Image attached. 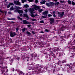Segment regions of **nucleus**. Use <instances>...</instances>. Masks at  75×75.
<instances>
[{"label": "nucleus", "instance_id": "29", "mask_svg": "<svg viewBox=\"0 0 75 75\" xmlns=\"http://www.w3.org/2000/svg\"><path fill=\"white\" fill-rule=\"evenodd\" d=\"M16 8L17 9H21V7H16Z\"/></svg>", "mask_w": 75, "mask_h": 75}, {"label": "nucleus", "instance_id": "24", "mask_svg": "<svg viewBox=\"0 0 75 75\" xmlns=\"http://www.w3.org/2000/svg\"><path fill=\"white\" fill-rule=\"evenodd\" d=\"M17 18H18V19L20 20H22V18H20L19 16H18Z\"/></svg>", "mask_w": 75, "mask_h": 75}, {"label": "nucleus", "instance_id": "52", "mask_svg": "<svg viewBox=\"0 0 75 75\" xmlns=\"http://www.w3.org/2000/svg\"><path fill=\"white\" fill-rule=\"evenodd\" d=\"M3 69H4L2 68V69H1V70L2 71H3Z\"/></svg>", "mask_w": 75, "mask_h": 75}, {"label": "nucleus", "instance_id": "57", "mask_svg": "<svg viewBox=\"0 0 75 75\" xmlns=\"http://www.w3.org/2000/svg\"><path fill=\"white\" fill-rule=\"evenodd\" d=\"M64 38V36H62V38Z\"/></svg>", "mask_w": 75, "mask_h": 75}, {"label": "nucleus", "instance_id": "39", "mask_svg": "<svg viewBox=\"0 0 75 75\" xmlns=\"http://www.w3.org/2000/svg\"><path fill=\"white\" fill-rule=\"evenodd\" d=\"M35 2L36 3H38V0H36L35 1Z\"/></svg>", "mask_w": 75, "mask_h": 75}, {"label": "nucleus", "instance_id": "33", "mask_svg": "<svg viewBox=\"0 0 75 75\" xmlns=\"http://www.w3.org/2000/svg\"><path fill=\"white\" fill-rule=\"evenodd\" d=\"M68 2L69 4H72V3H71V1H68Z\"/></svg>", "mask_w": 75, "mask_h": 75}, {"label": "nucleus", "instance_id": "18", "mask_svg": "<svg viewBox=\"0 0 75 75\" xmlns=\"http://www.w3.org/2000/svg\"><path fill=\"white\" fill-rule=\"evenodd\" d=\"M43 11V10H42V9H39L38 10V11H39V13H41V12H42V11Z\"/></svg>", "mask_w": 75, "mask_h": 75}, {"label": "nucleus", "instance_id": "17", "mask_svg": "<svg viewBox=\"0 0 75 75\" xmlns=\"http://www.w3.org/2000/svg\"><path fill=\"white\" fill-rule=\"evenodd\" d=\"M24 7H25L26 8H27L29 6L27 4L26 5H24Z\"/></svg>", "mask_w": 75, "mask_h": 75}, {"label": "nucleus", "instance_id": "58", "mask_svg": "<svg viewBox=\"0 0 75 75\" xmlns=\"http://www.w3.org/2000/svg\"><path fill=\"white\" fill-rule=\"evenodd\" d=\"M61 3H63V2H62V1H61Z\"/></svg>", "mask_w": 75, "mask_h": 75}, {"label": "nucleus", "instance_id": "51", "mask_svg": "<svg viewBox=\"0 0 75 75\" xmlns=\"http://www.w3.org/2000/svg\"><path fill=\"white\" fill-rule=\"evenodd\" d=\"M4 13H5V14H6L7 13V11H4Z\"/></svg>", "mask_w": 75, "mask_h": 75}, {"label": "nucleus", "instance_id": "11", "mask_svg": "<svg viewBox=\"0 0 75 75\" xmlns=\"http://www.w3.org/2000/svg\"><path fill=\"white\" fill-rule=\"evenodd\" d=\"M38 71L40 72V69H37H37H35V71H34L33 72H35V74H38Z\"/></svg>", "mask_w": 75, "mask_h": 75}, {"label": "nucleus", "instance_id": "16", "mask_svg": "<svg viewBox=\"0 0 75 75\" xmlns=\"http://www.w3.org/2000/svg\"><path fill=\"white\" fill-rule=\"evenodd\" d=\"M54 4L55 5H58V4H59V2H55Z\"/></svg>", "mask_w": 75, "mask_h": 75}, {"label": "nucleus", "instance_id": "9", "mask_svg": "<svg viewBox=\"0 0 75 75\" xmlns=\"http://www.w3.org/2000/svg\"><path fill=\"white\" fill-rule=\"evenodd\" d=\"M50 20L51 21V22L50 23V24H52V23H54V19L52 18H50Z\"/></svg>", "mask_w": 75, "mask_h": 75}, {"label": "nucleus", "instance_id": "36", "mask_svg": "<svg viewBox=\"0 0 75 75\" xmlns=\"http://www.w3.org/2000/svg\"><path fill=\"white\" fill-rule=\"evenodd\" d=\"M48 17H51V16H52V15H51V14H49L48 15Z\"/></svg>", "mask_w": 75, "mask_h": 75}, {"label": "nucleus", "instance_id": "30", "mask_svg": "<svg viewBox=\"0 0 75 75\" xmlns=\"http://www.w3.org/2000/svg\"><path fill=\"white\" fill-rule=\"evenodd\" d=\"M72 5H73V6L75 5V3L74 2L72 1Z\"/></svg>", "mask_w": 75, "mask_h": 75}, {"label": "nucleus", "instance_id": "46", "mask_svg": "<svg viewBox=\"0 0 75 75\" xmlns=\"http://www.w3.org/2000/svg\"><path fill=\"white\" fill-rule=\"evenodd\" d=\"M45 31H46V32H48V31H49L47 29H45Z\"/></svg>", "mask_w": 75, "mask_h": 75}, {"label": "nucleus", "instance_id": "54", "mask_svg": "<svg viewBox=\"0 0 75 75\" xmlns=\"http://www.w3.org/2000/svg\"><path fill=\"white\" fill-rule=\"evenodd\" d=\"M55 1H58V0H54Z\"/></svg>", "mask_w": 75, "mask_h": 75}, {"label": "nucleus", "instance_id": "31", "mask_svg": "<svg viewBox=\"0 0 75 75\" xmlns=\"http://www.w3.org/2000/svg\"><path fill=\"white\" fill-rule=\"evenodd\" d=\"M31 69H32L33 70H34V66H33L32 67H31Z\"/></svg>", "mask_w": 75, "mask_h": 75}, {"label": "nucleus", "instance_id": "21", "mask_svg": "<svg viewBox=\"0 0 75 75\" xmlns=\"http://www.w3.org/2000/svg\"><path fill=\"white\" fill-rule=\"evenodd\" d=\"M22 1V3H24V2H25L27 1L26 0H21Z\"/></svg>", "mask_w": 75, "mask_h": 75}, {"label": "nucleus", "instance_id": "40", "mask_svg": "<svg viewBox=\"0 0 75 75\" xmlns=\"http://www.w3.org/2000/svg\"><path fill=\"white\" fill-rule=\"evenodd\" d=\"M27 26L28 27H31V25H28Z\"/></svg>", "mask_w": 75, "mask_h": 75}, {"label": "nucleus", "instance_id": "14", "mask_svg": "<svg viewBox=\"0 0 75 75\" xmlns=\"http://www.w3.org/2000/svg\"><path fill=\"white\" fill-rule=\"evenodd\" d=\"M50 5V6H53L54 5V3L52 2H50L49 3Z\"/></svg>", "mask_w": 75, "mask_h": 75}, {"label": "nucleus", "instance_id": "32", "mask_svg": "<svg viewBox=\"0 0 75 75\" xmlns=\"http://www.w3.org/2000/svg\"><path fill=\"white\" fill-rule=\"evenodd\" d=\"M44 23V22L43 21H41L40 22V23Z\"/></svg>", "mask_w": 75, "mask_h": 75}, {"label": "nucleus", "instance_id": "45", "mask_svg": "<svg viewBox=\"0 0 75 75\" xmlns=\"http://www.w3.org/2000/svg\"><path fill=\"white\" fill-rule=\"evenodd\" d=\"M42 17H43V18H46V16H42Z\"/></svg>", "mask_w": 75, "mask_h": 75}, {"label": "nucleus", "instance_id": "56", "mask_svg": "<svg viewBox=\"0 0 75 75\" xmlns=\"http://www.w3.org/2000/svg\"><path fill=\"white\" fill-rule=\"evenodd\" d=\"M11 23H14V22H13V21H12Z\"/></svg>", "mask_w": 75, "mask_h": 75}, {"label": "nucleus", "instance_id": "34", "mask_svg": "<svg viewBox=\"0 0 75 75\" xmlns=\"http://www.w3.org/2000/svg\"><path fill=\"white\" fill-rule=\"evenodd\" d=\"M28 1L30 2H33L34 0H28Z\"/></svg>", "mask_w": 75, "mask_h": 75}, {"label": "nucleus", "instance_id": "7", "mask_svg": "<svg viewBox=\"0 0 75 75\" xmlns=\"http://www.w3.org/2000/svg\"><path fill=\"white\" fill-rule=\"evenodd\" d=\"M48 11H47L43 12L42 13L43 15H44V16H47V15H48Z\"/></svg>", "mask_w": 75, "mask_h": 75}, {"label": "nucleus", "instance_id": "2", "mask_svg": "<svg viewBox=\"0 0 75 75\" xmlns=\"http://www.w3.org/2000/svg\"><path fill=\"white\" fill-rule=\"evenodd\" d=\"M17 11L19 13L20 16H22V15L23 14V13H24V12L23 10H19L18 9L17 10Z\"/></svg>", "mask_w": 75, "mask_h": 75}, {"label": "nucleus", "instance_id": "62", "mask_svg": "<svg viewBox=\"0 0 75 75\" xmlns=\"http://www.w3.org/2000/svg\"><path fill=\"white\" fill-rule=\"evenodd\" d=\"M27 61H28V59H27Z\"/></svg>", "mask_w": 75, "mask_h": 75}, {"label": "nucleus", "instance_id": "41", "mask_svg": "<svg viewBox=\"0 0 75 75\" xmlns=\"http://www.w3.org/2000/svg\"><path fill=\"white\" fill-rule=\"evenodd\" d=\"M32 20L33 21H36V19H32Z\"/></svg>", "mask_w": 75, "mask_h": 75}, {"label": "nucleus", "instance_id": "25", "mask_svg": "<svg viewBox=\"0 0 75 75\" xmlns=\"http://www.w3.org/2000/svg\"><path fill=\"white\" fill-rule=\"evenodd\" d=\"M19 73H21V74H22V75H24V73L22 71H19Z\"/></svg>", "mask_w": 75, "mask_h": 75}, {"label": "nucleus", "instance_id": "49", "mask_svg": "<svg viewBox=\"0 0 75 75\" xmlns=\"http://www.w3.org/2000/svg\"><path fill=\"white\" fill-rule=\"evenodd\" d=\"M0 12H1V13H3V11H1V9H0Z\"/></svg>", "mask_w": 75, "mask_h": 75}, {"label": "nucleus", "instance_id": "44", "mask_svg": "<svg viewBox=\"0 0 75 75\" xmlns=\"http://www.w3.org/2000/svg\"><path fill=\"white\" fill-rule=\"evenodd\" d=\"M19 30V29L18 28H16V30L17 31H18V30Z\"/></svg>", "mask_w": 75, "mask_h": 75}, {"label": "nucleus", "instance_id": "10", "mask_svg": "<svg viewBox=\"0 0 75 75\" xmlns=\"http://www.w3.org/2000/svg\"><path fill=\"white\" fill-rule=\"evenodd\" d=\"M30 14L32 17H35V16H38V15L37 14H36L35 15H34L33 13H31Z\"/></svg>", "mask_w": 75, "mask_h": 75}, {"label": "nucleus", "instance_id": "6", "mask_svg": "<svg viewBox=\"0 0 75 75\" xmlns=\"http://www.w3.org/2000/svg\"><path fill=\"white\" fill-rule=\"evenodd\" d=\"M16 35V32H11L10 36L11 37H13L14 36Z\"/></svg>", "mask_w": 75, "mask_h": 75}, {"label": "nucleus", "instance_id": "1", "mask_svg": "<svg viewBox=\"0 0 75 75\" xmlns=\"http://www.w3.org/2000/svg\"><path fill=\"white\" fill-rule=\"evenodd\" d=\"M32 7L34 8V9H35V10H38L40 9V7L35 5H33Z\"/></svg>", "mask_w": 75, "mask_h": 75}, {"label": "nucleus", "instance_id": "35", "mask_svg": "<svg viewBox=\"0 0 75 75\" xmlns=\"http://www.w3.org/2000/svg\"><path fill=\"white\" fill-rule=\"evenodd\" d=\"M24 11L25 12V13H27L28 12V10H27V9H26L24 10Z\"/></svg>", "mask_w": 75, "mask_h": 75}, {"label": "nucleus", "instance_id": "26", "mask_svg": "<svg viewBox=\"0 0 75 75\" xmlns=\"http://www.w3.org/2000/svg\"><path fill=\"white\" fill-rule=\"evenodd\" d=\"M10 10H14V8H13V6H12L11 7L10 9Z\"/></svg>", "mask_w": 75, "mask_h": 75}, {"label": "nucleus", "instance_id": "47", "mask_svg": "<svg viewBox=\"0 0 75 75\" xmlns=\"http://www.w3.org/2000/svg\"><path fill=\"white\" fill-rule=\"evenodd\" d=\"M53 16L54 17H56V16H55V14H53Z\"/></svg>", "mask_w": 75, "mask_h": 75}, {"label": "nucleus", "instance_id": "28", "mask_svg": "<svg viewBox=\"0 0 75 75\" xmlns=\"http://www.w3.org/2000/svg\"><path fill=\"white\" fill-rule=\"evenodd\" d=\"M69 68H70V69H71L72 70H75L74 69V67H69Z\"/></svg>", "mask_w": 75, "mask_h": 75}, {"label": "nucleus", "instance_id": "42", "mask_svg": "<svg viewBox=\"0 0 75 75\" xmlns=\"http://www.w3.org/2000/svg\"><path fill=\"white\" fill-rule=\"evenodd\" d=\"M32 34H35V33L33 31H32Z\"/></svg>", "mask_w": 75, "mask_h": 75}, {"label": "nucleus", "instance_id": "50", "mask_svg": "<svg viewBox=\"0 0 75 75\" xmlns=\"http://www.w3.org/2000/svg\"><path fill=\"white\" fill-rule=\"evenodd\" d=\"M0 12H1V13H3V11H1V9H0Z\"/></svg>", "mask_w": 75, "mask_h": 75}, {"label": "nucleus", "instance_id": "19", "mask_svg": "<svg viewBox=\"0 0 75 75\" xmlns=\"http://www.w3.org/2000/svg\"><path fill=\"white\" fill-rule=\"evenodd\" d=\"M46 5L48 7H50V3H46Z\"/></svg>", "mask_w": 75, "mask_h": 75}, {"label": "nucleus", "instance_id": "53", "mask_svg": "<svg viewBox=\"0 0 75 75\" xmlns=\"http://www.w3.org/2000/svg\"><path fill=\"white\" fill-rule=\"evenodd\" d=\"M40 33H44V32L42 31H41L40 32Z\"/></svg>", "mask_w": 75, "mask_h": 75}, {"label": "nucleus", "instance_id": "13", "mask_svg": "<svg viewBox=\"0 0 75 75\" xmlns=\"http://www.w3.org/2000/svg\"><path fill=\"white\" fill-rule=\"evenodd\" d=\"M10 5H12V6H14V4L11 3H10L9 4H8L7 6V8H9V7H10Z\"/></svg>", "mask_w": 75, "mask_h": 75}, {"label": "nucleus", "instance_id": "55", "mask_svg": "<svg viewBox=\"0 0 75 75\" xmlns=\"http://www.w3.org/2000/svg\"><path fill=\"white\" fill-rule=\"evenodd\" d=\"M5 0V2H6V1H7V0Z\"/></svg>", "mask_w": 75, "mask_h": 75}, {"label": "nucleus", "instance_id": "37", "mask_svg": "<svg viewBox=\"0 0 75 75\" xmlns=\"http://www.w3.org/2000/svg\"><path fill=\"white\" fill-rule=\"evenodd\" d=\"M8 14H11L12 13L11 12H8Z\"/></svg>", "mask_w": 75, "mask_h": 75}, {"label": "nucleus", "instance_id": "63", "mask_svg": "<svg viewBox=\"0 0 75 75\" xmlns=\"http://www.w3.org/2000/svg\"><path fill=\"white\" fill-rule=\"evenodd\" d=\"M0 68H1V67H0Z\"/></svg>", "mask_w": 75, "mask_h": 75}, {"label": "nucleus", "instance_id": "38", "mask_svg": "<svg viewBox=\"0 0 75 75\" xmlns=\"http://www.w3.org/2000/svg\"><path fill=\"white\" fill-rule=\"evenodd\" d=\"M55 13H56V12L55 11H53V14H55Z\"/></svg>", "mask_w": 75, "mask_h": 75}, {"label": "nucleus", "instance_id": "12", "mask_svg": "<svg viewBox=\"0 0 75 75\" xmlns=\"http://www.w3.org/2000/svg\"><path fill=\"white\" fill-rule=\"evenodd\" d=\"M24 17H25L27 18V20H29V17H28V16L27 14L25 13L24 15Z\"/></svg>", "mask_w": 75, "mask_h": 75}, {"label": "nucleus", "instance_id": "5", "mask_svg": "<svg viewBox=\"0 0 75 75\" xmlns=\"http://www.w3.org/2000/svg\"><path fill=\"white\" fill-rule=\"evenodd\" d=\"M58 15L59 16H60L61 17H63L64 15V12H62L61 13V12H58Z\"/></svg>", "mask_w": 75, "mask_h": 75}, {"label": "nucleus", "instance_id": "20", "mask_svg": "<svg viewBox=\"0 0 75 75\" xmlns=\"http://www.w3.org/2000/svg\"><path fill=\"white\" fill-rule=\"evenodd\" d=\"M25 30H26V28H24L22 29V31H23V32H24V31H25Z\"/></svg>", "mask_w": 75, "mask_h": 75}, {"label": "nucleus", "instance_id": "59", "mask_svg": "<svg viewBox=\"0 0 75 75\" xmlns=\"http://www.w3.org/2000/svg\"><path fill=\"white\" fill-rule=\"evenodd\" d=\"M30 67H30V66H29V68H30Z\"/></svg>", "mask_w": 75, "mask_h": 75}, {"label": "nucleus", "instance_id": "4", "mask_svg": "<svg viewBox=\"0 0 75 75\" xmlns=\"http://www.w3.org/2000/svg\"><path fill=\"white\" fill-rule=\"evenodd\" d=\"M14 3L16 4V5H18V6H21V3L18 1H14Z\"/></svg>", "mask_w": 75, "mask_h": 75}, {"label": "nucleus", "instance_id": "48", "mask_svg": "<svg viewBox=\"0 0 75 75\" xmlns=\"http://www.w3.org/2000/svg\"><path fill=\"white\" fill-rule=\"evenodd\" d=\"M62 68L63 69H64L65 68V67L63 66Z\"/></svg>", "mask_w": 75, "mask_h": 75}, {"label": "nucleus", "instance_id": "15", "mask_svg": "<svg viewBox=\"0 0 75 75\" xmlns=\"http://www.w3.org/2000/svg\"><path fill=\"white\" fill-rule=\"evenodd\" d=\"M33 57H36L37 56V54H35V53H34L33 54Z\"/></svg>", "mask_w": 75, "mask_h": 75}, {"label": "nucleus", "instance_id": "61", "mask_svg": "<svg viewBox=\"0 0 75 75\" xmlns=\"http://www.w3.org/2000/svg\"><path fill=\"white\" fill-rule=\"evenodd\" d=\"M31 69V68H30V69H29V70H30Z\"/></svg>", "mask_w": 75, "mask_h": 75}, {"label": "nucleus", "instance_id": "22", "mask_svg": "<svg viewBox=\"0 0 75 75\" xmlns=\"http://www.w3.org/2000/svg\"><path fill=\"white\" fill-rule=\"evenodd\" d=\"M46 2L45 1H42L40 2L41 4H45V2Z\"/></svg>", "mask_w": 75, "mask_h": 75}, {"label": "nucleus", "instance_id": "27", "mask_svg": "<svg viewBox=\"0 0 75 75\" xmlns=\"http://www.w3.org/2000/svg\"><path fill=\"white\" fill-rule=\"evenodd\" d=\"M7 19L9 20H14L13 18H8Z\"/></svg>", "mask_w": 75, "mask_h": 75}, {"label": "nucleus", "instance_id": "43", "mask_svg": "<svg viewBox=\"0 0 75 75\" xmlns=\"http://www.w3.org/2000/svg\"><path fill=\"white\" fill-rule=\"evenodd\" d=\"M64 62H66V61H65V60L63 61L62 63L64 64Z\"/></svg>", "mask_w": 75, "mask_h": 75}, {"label": "nucleus", "instance_id": "23", "mask_svg": "<svg viewBox=\"0 0 75 75\" xmlns=\"http://www.w3.org/2000/svg\"><path fill=\"white\" fill-rule=\"evenodd\" d=\"M26 33L27 34H28V35H31V33L28 31L26 32Z\"/></svg>", "mask_w": 75, "mask_h": 75}, {"label": "nucleus", "instance_id": "60", "mask_svg": "<svg viewBox=\"0 0 75 75\" xmlns=\"http://www.w3.org/2000/svg\"><path fill=\"white\" fill-rule=\"evenodd\" d=\"M38 66H39V64H38Z\"/></svg>", "mask_w": 75, "mask_h": 75}, {"label": "nucleus", "instance_id": "64", "mask_svg": "<svg viewBox=\"0 0 75 75\" xmlns=\"http://www.w3.org/2000/svg\"><path fill=\"white\" fill-rule=\"evenodd\" d=\"M74 72H75V71H74Z\"/></svg>", "mask_w": 75, "mask_h": 75}, {"label": "nucleus", "instance_id": "3", "mask_svg": "<svg viewBox=\"0 0 75 75\" xmlns=\"http://www.w3.org/2000/svg\"><path fill=\"white\" fill-rule=\"evenodd\" d=\"M23 23L24 24H31V22L27 21L26 20L23 21Z\"/></svg>", "mask_w": 75, "mask_h": 75}, {"label": "nucleus", "instance_id": "8", "mask_svg": "<svg viewBox=\"0 0 75 75\" xmlns=\"http://www.w3.org/2000/svg\"><path fill=\"white\" fill-rule=\"evenodd\" d=\"M29 11L30 12V13H33V11H34V9L33 8H30Z\"/></svg>", "mask_w": 75, "mask_h": 75}]
</instances>
